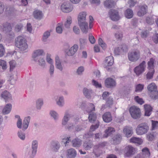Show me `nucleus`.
Instances as JSON below:
<instances>
[{
    "label": "nucleus",
    "instance_id": "49530a36",
    "mask_svg": "<svg viewBox=\"0 0 158 158\" xmlns=\"http://www.w3.org/2000/svg\"><path fill=\"white\" fill-rule=\"evenodd\" d=\"M106 107H110L113 104V100L112 98L110 97H109L106 100Z\"/></svg>",
    "mask_w": 158,
    "mask_h": 158
},
{
    "label": "nucleus",
    "instance_id": "9d476101",
    "mask_svg": "<svg viewBox=\"0 0 158 158\" xmlns=\"http://www.w3.org/2000/svg\"><path fill=\"white\" fill-rule=\"evenodd\" d=\"M114 59L112 56H109L106 57L104 63V67L107 70L109 71L110 68L109 66L112 65L114 63Z\"/></svg>",
    "mask_w": 158,
    "mask_h": 158
},
{
    "label": "nucleus",
    "instance_id": "5fc2aeb1",
    "mask_svg": "<svg viewBox=\"0 0 158 158\" xmlns=\"http://www.w3.org/2000/svg\"><path fill=\"white\" fill-rule=\"evenodd\" d=\"M50 35V32L48 31H46L45 32L43 35V40L45 42L46 40L48 38Z\"/></svg>",
    "mask_w": 158,
    "mask_h": 158
},
{
    "label": "nucleus",
    "instance_id": "473e14b6",
    "mask_svg": "<svg viewBox=\"0 0 158 158\" xmlns=\"http://www.w3.org/2000/svg\"><path fill=\"white\" fill-rule=\"evenodd\" d=\"M34 17L37 19H40L42 17L43 14L41 11L37 10L33 12Z\"/></svg>",
    "mask_w": 158,
    "mask_h": 158
},
{
    "label": "nucleus",
    "instance_id": "e433bc0d",
    "mask_svg": "<svg viewBox=\"0 0 158 158\" xmlns=\"http://www.w3.org/2000/svg\"><path fill=\"white\" fill-rule=\"evenodd\" d=\"M3 31L6 33L10 32L12 31V26L11 24L9 23L5 24L4 26Z\"/></svg>",
    "mask_w": 158,
    "mask_h": 158
},
{
    "label": "nucleus",
    "instance_id": "0eeeda50",
    "mask_svg": "<svg viewBox=\"0 0 158 158\" xmlns=\"http://www.w3.org/2000/svg\"><path fill=\"white\" fill-rule=\"evenodd\" d=\"M110 19L113 21H117L120 19V17L118 11L114 9H111L109 12Z\"/></svg>",
    "mask_w": 158,
    "mask_h": 158
},
{
    "label": "nucleus",
    "instance_id": "a878e982",
    "mask_svg": "<svg viewBox=\"0 0 158 158\" xmlns=\"http://www.w3.org/2000/svg\"><path fill=\"white\" fill-rule=\"evenodd\" d=\"M86 12L85 11L81 12L79 13L77 18V22L86 20Z\"/></svg>",
    "mask_w": 158,
    "mask_h": 158
},
{
    "label": "nucleus",
    "instance_id": "4468645a",
    "mask_svg": "<svg viewBox=\"0 0 158 158\" xmlns=\"http://www.w3.org/2000/svg\"><path fill=\"white\" fill-rule=\"evenodd\" d=\"M83 93L86 98L90 99L94 94V92L91 89H89L87 88H84L83 89Z\"/></svg>",
    "mask_w": 158,
    "mask_h": 158
},
{
    "label": "nucleus",
    "instance_id": "f3484780",
    "mask_svg": "<svg viewBox=\"0 0 158 158\" xmlns=\"http://www.w3.org/2000/svg\"><path fill=\"white\" fill-rule=\"evenodd\" d=\"M66 153V156L68 158H74L77 155L76 151L73 148L67 150Z\"/></svg>",
    "mask_w": 158,
    "mask_h": 158
},
{
    "label": "nucleus",
    "instance_id": "39448f33",
    "mask_svg": "<svg viewBox=\"0 0 158 158\" xmlns=\"http://www.w3.org/2000/svg\"><path fill=\"white\" fill-rule=\"evenodd\" d=\"M145 64V61H143L139 65L134 68V71L137 76H139L144 71L146 67Z\"/></svg>",
    "mask_w": 158,
    "mask_h": 158
},
{
    "label": "nucleus",
    "instance_id": "a211bd4d",
    "mask_svg": "<svg viewBox=\"0 0 158 158\" xmlns=\"http://www.w3.org/2000/svg\"><path fill=\"white\" fill-rule=\"evenodd\" d=\"M78 46L77 44H74L67 52V54L69 56L73 55L77 51Z\"/></svg>",
    "mask_w": 158,
    "mask_h": 158
},
{
    "label": "nucleus",
    "instance_id": "72a5a7b5",
    "mask_svg": "<svg viewBox=\"0 0 158 158\" xmlns=\"http://www.w3.org/2000/svg\"><path fill=\"white\" fill-rule=\"evenodd\" d=\"M133 11L132 10L128 9L126 10L125 15L126 18L128 19H131L133 17Z\"/></svg>",
    "mask_w": 158,
    "mask_h": 158
},
{
    "label": "nucleus",
    "instance_id": "8fccbe9b",
    "mask_svg": "<svg viewBox=\"0 0 158 158\" xmlns=\"http://www.w3.org/2000/svg\"><path fill=\"white\" fill-rule=\"evenodd\" d=\"M154 72V69L150 70L146 75L147 79L148 80L152 79L153 78Z\"/></svg>",
    "mask_w": 158,
    "mask_h": 158
},
{
    "label": "nucleus",
    "instance_id": "dca6fc26",
    "mask_svg": "<svg viewBox=\"0 0 158 158\" xmlns=\"http://www.w3.org/2000/svg\"><path fill=\"white\" fill-rule=\"evenodd\" d=\"M123 131L125 136L127 138L131 136L133 133L132 128L128 127H124L123 130Z\"/></svg>",
    "mask_w": 158,
    "mask_h": 158
},
{
    "label": "nucleus",
    "instance_id": "4c0bfd02",
    "mask_svg": "<svg viewBox=\"0 0 158 158\" xmlns=\"http://www.w3.org/2000/svg\"><path fill=\"white\" fill-rule=\"evenodd\" d=\"M97 118L96 115L95 113L91 112L89 114L88 119L90 122L93 123L96 120Z\"/></svg>",
    "mask_w": 158,
    "mask_h": 158
},
{
    "label": "nucleus",
    "instance_id": "7c9ffc66",
    "mask_svg": "<svg viewBox=\"0 0 158 158\" xmlns=\"http://www.w3.org/2000/svg\"><path fill=\"white\" fill-rule=\"evenodd\" d=\"M1 96L2 98L6 100H8L11 98V96L10 94L7 91H5L2 92L1 94Z\"/></svg>",
    "mask_w": 158,
    "mask_h": 158
},
{
    "label": "nucleus",
    "instance_id": "e2e57ef3",
    "mask_svg": "<svg viewBox=\"0 0 158 158\" xmlns=\"http://www.w3.org/2000/svg\"><path fill=\"white\" fill-rule=\"evenodd\" d=\"M54 71V67L53 64L50 65L49 69V72L51 76H52L53 74Z\"/></svg>",
    "mask_w": 158,
    "mask_h": 158
},
{
    "label": "nucleus",
    "instance_id": "2eb2a0df",
    "mask_svg": "<svg viewBox=\"0 0 158 158\" xmlns=\"http://www.w3.org/2000/svg\"><path fill=\"white\" fill-rule=\"evenodd\" d=\"M105 84L107 88H112L116 85V82L114 80L110 78L106 79L105 81Z\"/></svg>",
    "mask_w": 158,
    "mask_h": 158
},
{
    "label": "nucleus",
    "instance_id": "0e129e2a",
    "mask_svg": "<svg viewBox=\"0 0 158 158\" xmlns=\"http://www.w3.org/2000/svg\"><path fill=\"white\" fill-rule=\"evenodd\" d=\"M74 125L72 123H69L67 125H66L65 128L69 131L72 130L74 127Z\"/></svg>",
    "mask_w": 158,
    "mask_h": 158
},
{
    "label": "nucleus",
    "instance_id": "c9c22d12",
    "mask_svg": "<svg viewBox=\"0 0 158 158\" xmlns=\"http://www.w3.org/2000/svg\"><path fill=\"white\" fill-rule=\"evenodd\" d=\"M157 87L155 84L154 83H152L148 85L147 86V89L148 91L151 93L156 91Z\"/></svg>",
    "mask_w": 158,
    "mask_h": 158
},
{
    "label": "nucleus",
    "instance_id": "a18cd8bd",
    "mask_svg": "<svg viewBox=\"0 0 158 158\" xmlns=\"http://www.w3.org/2000/svg\"><path fill=\"white\" fill-rule=\"evenodd\" d=\"M150 96L151 98L154 100L158 99V91H155L151 93Z\"/></svg>",
    "mask_w": 158,
    "mask_h": 158
},
{
    "label": "nucleus",
    "instance_id": "aec40b11",
    "mask_svg": "<svg viewBox=\"0 0 158 158\" xmlns=\"http://www.w3.org/2000/svg\"><path fill=\"white\" fill-rule=\"evenodd\" d=\"M55 66L56 69L62 71L63 70V67L62 66L61 62L58 56L55 57Z\"/></svg>",
    "mask_w": 158,
    "mask_h": 158
},
{
    "label": "nucleus",
    "instance_id": "338daca9",
    "mask_svg": "<svg viewBox=\"0 0 158 158\" xmlns=\"http://www.w3.org/2000/svg\"><path fill=\"white\" fill-rule=\"evenodd\" d=\"M110 93L108 92H104L102 95V99L104 100H106L109 97V95Z\"/></svg>",
    "mask_w": 158,
    "mask_h": 158
},
{
    "label": "nucleus",
    "instance_id": "423d86ee",
    "mask_svg": "<svg viewBox=\"0 0 158 158\" xmlns=\"http://www.w3.org/2000/svg\"><path fill=\"white\" fill-rule=\"evenodd\" d=\"M136 152L135 148L130 145L126 146L124 149V156L125 157H130L134 155Z\"/></svg>",
    "mask_w": 158,
    "mask_h": 158
},
{
    "label": "nucleus",
    "instance_id": "f8f14e48",
    "mask_svg": "<svg viewBox=\"0 0 158 158\" xmlns=\"http://www.w3.org/2000/svg\"><path fill=\"white\" fill-rule=\"evenodd\" d=\"M44 51L41 49H38L34 51L32 55V58L33 60L35 62H37V60L39 58V57L43 55Z\"/></svg>",
    "mask_w": 158,
    "mask_h": 158
},
{
    "label": "nucleus",
    "instance_id": "69168bd1",
    "mask_svg": "<svg viewBox=\"0 0 158 158\" xmlns=\"http://www.w3.org/2000/svg\"><path fill=\"white\" fill-rule=\"evenodd\" d=\"M0 66H2L3 69H5L6 68V61L4 60H0Z\"/></svg>",
    "mask_w": 158,
    "mask_h": 158
},
{
    "label": "nucleus",
    "instance_id": "37998d69",
    "mask_svg": "<svg viewBox=\"0 0 158 158\" xmlns=\"http://www.w3.org/2000/svg\"><path fill=\"white\" fill-rule=\"evenodd\" d=\"M37 62H38V64L41 67L43 68H45L46 63L43 58L40 57L37 60Z\"/></svg>",
    "mask_w": 158,
    "mask_h": 158
},
{
    "label": "nucleus",
    "instance_id": "09e8293b",
    "mask_svg": "<svg viewBox=\"0 0 158 158\" xmlns=\"http://www.w3.org/2000/svg\"><path fill=\"white\" fill-rule=\"evenodd\" d=\"M98 42L99 45L103 49H105L106 48V45L103 42L102 38H100L98 40Z\"/></svg>",
    "mask_w": 158,
    "mask_h": 158
},
{
    "label": "nucleus",
    "instance_id": "58836bf2",
    "mask_svg": "<svg viewBox=\"0 0 158 158\" xmlns=\"http://www.w3.org/2000/svg\"><path fill=\"white\" fill-rule=\"evenodd\" d=\"M43 104V100L42 98H39L36 101V108L38 110H40Z\"/></svg>",
    "mask_w": 158,
    "mask_h": 158
},
{
    "label": "nucleus",
    "instance_id": "79ce46f5",
    "mask_svg": "<svg viewBox=\"0 0 158 158\" xmlns=\"http://www.w3.org/2000/svg\"><path fill=\"white\" fill-rule=\"evenodd\" d=\"M50 114L55 121H56L58 118V114L54 110H51L50 112Z\"/></svg>",
    "mask_w": 158,
    "mask_h": 158
},
{
    "label": "nucleus",
    "instance_id": "6e6d98bb",
    "mask_svg": "<svg viewBox=\"0 0 158 158\" xmlns=\"http://www.w3.org/2000/svg\"><path fill=\"white\" fill-rule=\"evenodd\" d=\"M135 101L138 103L142 105L144 103V101L142 98H139L138 96H135Z\"/></svg>",
    "mask_w": 158,
    "mask_h": 158
},
{
    "label": "nucleus",
    "instance_id": "bf43d9fd",
    "mask_svg": "<svg viewBox=\"0 0 158 158\" xmlns=\"http://www.w3.org/2000/svg\"><path fill=\"white\" fill-rule=\"evenodd\" d=\"M99 126V123L98 122L95 125H92L90 128L89 131L91 132L93 131H94L95 129L98 128Z\"/></svg>",
    "mask_w": 158,
    "mask_h": 158
},
{
    "label": "nucleus",
    "instance_id": "c03bdc74",
    "mask_svg": "<svg viewBox=\"0 0 158 158\" xmlns=\"http://www.w3.org/2000/svg\"><path fill=\"white\" fill-rule=\"evenodd\" d=\"M72 23V18L70 16L68 17L66 21L64 24V26L67 28L70 27V24Z\"/></svg>",
    "mask_w": 158,
    "mask_h": 158
},
{
    "label": "nucleus",
    "instance_id": "5701e85b",
    "mask_svg": "<svg viewBox=\"0 0 158 158\" xmlns=\"http://www.w3.org/2000/svg\"><path fill=\"white\" fill-rule=\"evenodd\" d=\"M145 110V115L149 116L151 114L152 111V107L149 105L145 104L144 105Z\"/></svg>",
    "mask_w": 158,
    "mask_h": 158
},
{
    "label": "nucleus",
    "instance_id": "ddd939ff",
    "mask_svg": "<svg viewBox=\"0 0 158 158\" xmlns=\"http://www.w3.org/2000/svg\"><path fill=\"white\" fill-rule=\"evenodd\" d=\"M139 10L137 12L139 16H142L146 14L147 12L148 6L146 5H140L139 6Z\"/></svg>",
    "mask_w": 158,
    "mask_h": 158
},
{
    "label": "nucleus",
    "instance_id": "774afa93",
    "mask_svg": "<svg viewBox=\"0 0 158 158\" xmlns=\"http://www.w3.org/2000/svg\"><path fill=\"white\" fill-rule=\"evenodd\" d=\"M114 53L116 55H119L120 53H122L123 52L121 48V47H118L117 48H116L114 50Z\"/></svg>",
    "mask_w": 158,
    "mask_h": 158
},
{
    "label": "nucleus",
    "instance_id": "1a4fd4ad",
    "mask_svg": "<svg viewBox=\"0 0 158 158\" xmlns=\"http://www.w3.org/2000/svg\"><path fill=\"white\" fill-rule=\"evenodd\" d=\"M61 9L63 12L67 13L73 10V7L69 2H65L61 5Z\"/></svg>",
    "mask_w": 158,
    "mask_h": 158
},
{
    "label": "nucleus",
    "instance_id": "20e7f679",
    "mask_svg": "<svg viewBox=\"0 0 158 158\" xmlns=\"http://www.w3.org/2000/svg\"><path fill=\"white\" fill-rule=\"evenodd\" d=\"M129 111L131 117L133 118L136 119L140 117L141 112L139 108L136 106H133L130 108Z\"/></svg>",
    "mask_w": 158,
    "mask_h": 158
},
{
    "label": "nucleus",
    "instance_id": "603ef678",
    "mask_svg": "<svg viewBox=\"0 0 158 158\" xmlns=\"http://www.w3.org/2000/svg\"><path fill=\"white\" fill-rule=\"evenodd\" d=\"M144 85H143L139 84L135 87V91L136 92L141 91L143 89Z\"/></svg>",
    "mask_w": 158,
    "mask_h": 158
},
{
    "label": "nucleus",
    "instance_id": "9b49d317",
    "mask_svg": "<svg viewBox=\"0 0 158 158\" xmlns=\"http://www.w3.org/2000/svg\"><path fill=\"white\" fill-rule=\"evenodd\" d=\"M78 24L81 31L86 34L88 30V23L86 20L78 22Z\"/></svg>",
    "mask_w": 158,
    "mask_h": 158
},
{
    "label": "nucleus",
    "instance_id": "ea45409f",
    "mask_svg": "<svg viewBox=\"0 0 158 158\" xmlns=\"http://www.w3.org/2000/svg\"><path fill=\"white\" fill-rule=\"evenodd\" d=\"M79 42L80 48L83 49L86 44V39L85 38H81L79 39Z\"/></svg>",
    "mask_w": 158,
    "mask_h": 158
},
{
    "label": "nucleus",
    "instance_id": "680f3d73",
    "mask_svg": "<svg viewBox=\"0 0 158 158\" xmlns=\"http://www.w3.org/2000/svg\"><path fill=\"white\" fill-rule=\"evenodd\" d=\"M93 134L92 132L89 131V132L84 134L83 138L84 139L87 138L93 137Z\"/></svg>",
    "mask_w": 158,
    "mask_h": 158
},
{
    "label": "nucleus",
    "instance_id": "3c124183",
    "mask_svg": "<svg viewBox=\"0 0 158 158\" xmlns=\"http://www.w3.org/2000/svg\"><path fill=\"white\" fill-rule=\"evenodd\" d=\"M154 60L152 58H151L149 61L148 62V67L149 69L152 70L154 67Z\"/></svg>",
    "mask_w": 158,
    "mask_h": 158
},
{
    "label": "nucleus",
    "instance_id": "412c9836",
    "mask_svg": "<svg viewBox=\"0 0 158 158\" xmlns=\"http://www.w3.org/2000/svg\"><path fill=\"white\" fill-rule=\"evenodd\" d=\"M103 121L106 123H109L112 120V117L109 112L105 113L102 115Z\"/></svg>",
    "mask_w": 158,
    "mask_h": 158
},
{
    "label": "nucleus",
    "instance_id": "4be33fe9",
    "mask_svg": "<svg viewBox=\"0 0 158 158\" xmlns=\"http://www.w3.org/2000/svg\"><path fill=\"white\" fill-rule=\"evenodd\" d=\"M72 146L75 148H79L81 145L82 141L78 138L73 139L72 142Z\"/></svg>",
    "mask_w": 158,
    "mask_h": 158
},
{
    "label": "nucleus",
    "instance_id": "c85d7f7f",
    "mask_svg": "<svg viewBox=\"0 0 158 158\" xmlns=\"http://www.w3.org/2000/svg\"><path fill=\"white\" fill-rule=\"evenodd\" d=\"M11 108V105L10 104H6L2 111V113L4 114H9Z\"/></svg>",
    "mask_w": 158,
    "mask_h": 158
},
{
    "label": "nucleus",
    "instance_id": "cd10ccee",
    "mask_svg": "<svg viewBox=\"0 0 158 158\" xmlns=\"http://www.w3.org/2000/svg\"><path fill=\"white\" fill-rule=\"evenodd\" d=\"M70 114L66 112L64 115L62 121V125L63 126H66L69 119Z\"/></svg>",
    "mask_w": 158,
    "mask_h": 158
},
{
    "label": "nucleus",
    "instance_id": "393cba45",
    "mask_svg": "<svg viewBox=\"0 0 158 158\" xmlns=\"http://www.w3.org/2000/svg\"><path fill=\"white\" fill-rule=\"evenodd\" d=\"M93 146V143L90 141H85L82 145L83 148L86 150L90 149Z\"/></svg>",
    "mask_w": 158,
    "mask_h": 158
},
{
    "label": "nucleus",
    "instance_id": "f03ea898",
    "mask_svg": "<svg viewBox=\"0 0 158 158\" xmlns=\"http://www.w3.org/2000/svg\"><path fill=\"white\" fill-rule=\"evenodd\" d=\"M149 127L147 123H142L139 124L136 129V133L140 135L144 134L147 132Z\"/></svg>",
    "mask_w": 158,
    "mask_h": 158
},
{
    "label": "nucleus",
    "instance_id": "de8ad7c7",
    "mask_svg": "<svg viewBox=\"0 0 158 158\" xmlns=\"http://www.w3.org/2000/svg\"><path fill=\"white\" fill-rule=\"evenodd\" d=\"M143 154L146 157H148L150 156V152L148 148L145 147L142 149Z\"/></svg>",
    "mask_w": 158,
    "mask_h": 158
},
{
    "label": "nucleus",
    "instance_id": "f704fd0d",
    "mask_svg": "<svg viewBox=\"0 0 158 158\" xmlns=\"http://www.w3.org/2000/svg\"><path fill=\"white\" fill-rule=\"evenodd\" d=\"M113 143L115 144H119L122 139V136L120 134L115 135L112 138Z\"/></svg>",
    "mask_w": 158,
    "mask_h": 158
},
{
    "label": "nucleus",
    "instance_id": "f257e3e1",
    "mask_svg": "<svg viewBox=\"0 0 158 158\" xmlns=\"http://www.w3.org/2000/svg\"><path fill=\"white\" fill-rule=\"evenodd\" d=\"M15 45L22 51L25 50L28 47L26 39L21 36H19L15 39Z\"/></svg>",
    "mask_w": 158,
    "mask_h": 158
},
{
    "label": "nucleus",
    "instance_id": "4d7b16f0",
    "mask_svg": "<svg viewBox=\"0 0 158 158\" xmlns=\"http://www.w3.org/2000/svg\"><path fill=\"white\" fill-rule=\"evenodd\" d=\"M147 138L149 141H152L154 139L155 136L152 133H149L147 135Z\"/></svg>",
    "mask_w": 158,
    "mask_h": 158
},
{
    "label": "nucleus",
    "instance_id": "864d4df0",
    "mask_svg": "<svg viewBox=\"0 0 158 158\" xmlns=\"http://www.w3.org/2000/svg\"><path fill=\"white\" fill-rule=\"evenodd\" d=\"M18 135L19 138L22 140H24L25 138V134L21 131H19L18 132Z\"/></svg>",
    "mask_w": 158,
    "mask_h": 158
},
{
    "label": "nucleus",
    "instance_id": "c756f323",
    "mask_svg": "<svg viewBox=\"0 0 158 158\" xmlns=\"http://www.w3.org/2000/svg\"><path fill=\"white\" fill-rule=\"evenodd\" d=\"M104 4L106 7L110 8L114 6L115 4V3L113 0H109L105 1Z\"/></svg>",
    "mask_w": 158,
    "mask_h": 158
},
{
    "label": "nucleus",
    "instance_id": "2f4dec72",
    "mask_svg": "<svg viewBox=\"0 0 158 158\" xmlns=\"http://www.w3.org/2000/svg\"><path fill=\"white\" fill-rule=\"evenodd\" d=\"M130 141L131 143H137L139 145L141 144L143 142L141 139L134 137H132Z\"/></svg>",
    "mask_w": 158,
    "mask_h": 158
},
{
    "label": "nucleus",
    "instance_id": "13d9d810",
    "mask_svg": "<svg viewBox=\"0 0 158 158\" xmlns=\"http://www.w3.org/2000/svg\"><path fill=\"white\" fill-rule=\"evenodd\" d=\"M23 26L22 24L20 23L16 25L15 27V31L16 32H19L21 31Z\"/></svg>",
    "mask_w": 158,
    "mask_h": 158
},
{
    "label": "nucleus",
    "instance_id": "b1692460",
    "mask_svg": "<svg viewBox=\"0 0 158 158\" xmlns=\"http://www.w3.org/2000/svg\"><path fill=\"white\" fill-rule=\"evenodd\" d=\"M60 147V144L57 141H52L51 143V148L55 152H57Z\"/></svg>",
    "mask_w": 158,
    "mask_h": 158
},
{
    "label": "nucleus",
    "instance_id": "a19ab883",
    "mask_svg": "<svg viewBox=\"0 0 158 158\" xmlns=\"http://www.w3.org/2000/svg\"><path fill=\"white\" fill-rule=\"evenodd\" d=\"M56 104L60 107H62L64 104V100L63 96H60L56 101Z\"/></svg>",
    "mask_w": 158,
    "mask_h": 158
},
{
    "label": "nucleus",
    "instance_id": "6ab92c4d",
    "mask_svg": "<svg viewBox=\"0 0 158 158\" xmlns=\"http://www.w3.org/2000/svg\"><path fill=\"white\" fill-rule=\"evenodd\" d=\"M30 119L31 117L30 116H27L25 118L23 121V126L22 127L23 131H25L28 128Z\"/></svg>",
    "mask_w": 158,
    "mask_h": 158
},
{
    "label": "nucleus",
    "instance_id": "7ed1b4c3",
    "mask_svg": "<svg viewBox=\"0 0 158 158\" xmlns=\"http://www.w3.org/2000/svg\"><path fill=\"white\" fill-rule=\"evenodd\" d=\"M140 52L138 50H135L129 52L128 54L129 60L131 62H135L139 59Z\"/></svg>",
    "mask_w": 158,
    "mask_h": 158
},
{
    "label": "nucleus",
    "instance_id": "6e6552de",
    "mask_svg": "<svg viewBox=\"0 0 158 158\" xmlns=\"http://www.w3.org/2000/svg\"><path fill=\"white\" fill-rule=\"evenodd\" d=\"M38 143L36 140H33L32 143V150L29 152L30 157L31 158H33L36 154L37 148L38 147Z\"/></svg>",
    "mask_w": 158,
    "mask_h": 158
},
{
    "label": "nucleus",
    "instance_id": "bb28decb",
    "mask_svg": "<svg viewBox=\"0 0 158 158\" xmlns=\"http://www.w3.org/2000/svg\"><path fill=\"white\" fill-rule=\"evenodd\" d=\"M115 132L114 128L111 127H109L105 131V133L104 134V136L107 137L111 135Z\"/></svg>",
    "mask_w": 158,
    "mask_h": 158
},
{
    "label": "nucleus",
    "instance_id": "052dcab7",
    "mask_svg": "<svg viewBox=\"0 0 158 158\" xmlns=\"http://www.w3.org/2000/svg\"><path fill=\"white\" fill-rule=\"evenodd\" d=\"M92 84L96 88H100L102 87V85L101 84L99 83L98 82L94 80H93L92 81Z\"/></svg>",
    "mask_w": 158,
    "mask_h": 158
}]
</instances>
